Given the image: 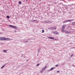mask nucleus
Masks as SVG:
<instances>
[{"instance_id":"f257e3e1","label":"nucleus","mask_w":75,"mask_h":75,"mask_svg":"<svg viewBox=\"0 0 75 75\" xmlns=\"http://www.w3.org/2000/svg\"><path fill=\"white\" fill-rule=\"evenodd\" d=\"M11 39L10 38H6L5 37H0V41H4L6 40V41H7L8 40H10Z\"/></svg>"},{"instance_id":"f03ea898","label":"nucleus","mask_w":75,"mask_h":75,"mask_svg":"<svg viewBox=\"0 0 75 75\" xmlns=\"http://www.w3.org/2000/svg\"><path fill=\"white\" fill-rule=\"evenodd\" d=\"M69 21H71V20H66V21H64L63 22V23H67V22H69Z\"/></svg>"},{"instance_id":"7ed1b4c3","label":"nucleus","mask_w":75,"mask_h":75,"mask_svg":"<svg viewBox=\"0 0 75 75\" xmlns=\"http://www.w3.org/2000/svg\"><path fill=\"white\" fill-rule=\"evenodd\" d=\"M45 23H51L52 22H51V21H45Z\"/></svg>"},{"instance_id":"20e7f679","label":"nucleus","mask_w":75,"mask_h":75,"mask_svg":"<svg viewBox=\"0 0 75 75\" xmlns=\"http://www.w3.org/2000/svg\"><path fill=\"white\" fill-rule=\"evenodd\" d=\"M13 28L15 29H17V28H18V27L16 26H13Z\"/></svg>"},{"instance_id":"39448f33","label":"nucleus","mask_w":75,"mask_h":75,"mask_svg":"<svg viewBox=\"0 0 75 75\" xmlns=\"http://www.w3.org/2000/svg\"><path fill=\"white\" fill-rule=\"evenodd\" d=\"M65 27H66V25L64 24L62 28L64 29V28Z\"/></svg>"},{"instance_id":"423d86ee","label":"nucleus","mask_w":75,"mask_h":75,"mask_svg":"<svg viewBox=\"0 0 75 75\" xmlns=\"http://www.w3.org/2000/svg\"><path fill=\"white\" fill-rule=\"evenodd\" d=\"M54 34H58V33L57 31H55L54 32Z\"/></svg>"},{"instance_id":"0eeeda50","label":"nucleus","mask_w":75,"mask_h":75,"mask_svg":"<svg viewBox=\"0 0 75 75\" xmlns=\"http://www.w3.org/2000/svg\"><path fill=\"white\" fill-rule=\"evenodd\" d=\"M55 67H52L50 69V71H52V70H53L54 69H55Z\"/></svg>"},{"instance_id":"6e6552de","label":"nucleus","mask_w":75,"mask_h":75,"mask_svg":"<svg viewBox=\"0 0 75 75\" xmlns=\"http://www.w3.org/2000/svg\"><path fill=\"white\" fill-rule=\"evenodd\" d=\"M49 38L50 39H51V40H53L54 39V37H49Z\"/></svg>"},{"instance_id":"1a4fd4ad","label":"nucleus","mask_w":75,"mask_h":75,"mask_svg":"<svg viewBox=\"0 0 75 75\" xmlns=\"http://www.w3.org/2000/svg\"><path fill=\"white\" fill-rule=\"evenodd\" d=\"M9 26L10 27H11V28H13V26L11 25H9Z\"/></svg>"},{"instance_id":"9d476101","label":"nucleus","mask_w":75,"mask_h":75,"mask_svg":"<svg viewBox=\"0 0 75 75\" xmlns=\"http://www.w3.org/2000/svg\"><path fill=\"white\" fill-rule=\"evenodd\" d=\"M62 31L63 32V33H65V30H64V29L62 28Z\"/></svg>"},{"instance_id":"9b49d317","label":"nucleus","mask_w":75,"mask_h":75,"mask_svg":"<svg viewBox=\"0 0 75 75\" xmlns=\"http://www.w3.org/2000/svg\"><path fill=\"white\" fill-rule=\"evenodd\" d=\"M7 50H3V52H6V53H7Z\"/></svg>"},{"instance_id":"f8f14e48","label":"nucleus","mask_w":75,"mask_h":75,"mask_svg":"<svg viewBox=\"0 0 75 75\" xmlns=\"http://www.w3.org/2000/svg\"><path fill=\"white\" fill-rule=\"evenodd\" d=\"M5 66H6V65H4L2 67H1V69H3V68H4V67H5Z\"/></svg>"},{"instance_id":"ddd939ff","label":"nucleus","mask_w":75,"mask_h":75,"mask_svg":"<svg viewBox=\"0 0 75 75\" xmlns=\"http://www.w3.org/2000/svg\"><path fill=\"white\" fill-rule=\"evenodd\" d=\"M72 25H75V22H73L72 23Z\"/></svg>"},{"instance_id":"4468645a","label":"nucleus","mask_w":75,"mask_h":75,"mask_svg":"<svg viewBox=\"0 0 75 75\" xmlns=\"http://www.w3.org/2000/svg\"><path fill=\"white\" fill-rule=\"evenodd\" d=\"M19 4H21V1H19Z\"/></svg>"},{"instance_id":"2eb2a0df","label":"nucleus","mask_w":75,"mask_h":75,"mask_svg":"<svg viewBox=\"0 0 75 75\" xmlns=\"http://www.w3.org/2000/svg\"><path fill=\"white\" fill-rule=\"evenodd\" d=\"M42 71H45V69L44 68L42 69Z\"/></svg>"},{"instance_id":"dca6fc26","label":"nucleus","mask_w":75,"mask_h":75,"mask_svg":"<svg viewBox=\"0 0 75 75\" xmlns=\"http://www.w3.org/2000/svg\"><path fill=\"white\" fill-rule=\"evenodd\" d=\"M7 18H8H8H10V17L8 16H7Z\"/></svg>"},{"instance_id":"f3484780","label":"nucleus","mask_w":75,"mask_h":75,"mask_svg":"<svg viewBox=\"0 0 75 75\" xmlns=\"http://www.w3.org/2000/svg\"><path fill=\"white\" fill-rule=\"evenodd\" d=\"M56 27H54L53 28V29L52 30H56Z\"/></svg>"},{"instance_id":"a211bd4d","label":"nucleus","mask_w":75,"mask_h":75,"mask_svg":"<svg viewBox=\"0 0 75 75\" xmlns=\"http://www.w3.org/2000/svg\"><path fill=\"white\" fill-rule=\"evenodd\" d=\"M44 30L42 29V33H44Z\"/></svg>"},{"instance_id":"6ab92c4d","label":"nucleus","mask_w":75,"mask_h":75,"mask_svg":"<svg viewBox=\"0 0 75 75\" xmlns=\"http://www.w3.org/2000/svg\"><path fill=\"white\" fill-rule=\"evenodd\" d=\"M52 34H54V31L52 30Z\"/></svg>"},{"instance_id":"aec40b11","label":"nucleus","mask_w":75,"mask_h":75,"mask_svg":"<svg viewBox=\"0 0 75 75\" xmlns=\"http://www.w3.org/2000/svg\"><path fill=\"white\" fill-rule=\"evenodd\" d=\"M39 65H40V64H38L36 66L38 67V66H39Z\"/></svg>"},{"instance_id":"412c9836","label":"nucleus","mask_w":75,"mask_h":75,"mask_svg":"<svg viewBox=\"0 0 75 75\" xmlns=\"http://www.w3.org/2000/svg\"><path fill=\"white\" fill-rule=\"evenodd\" d=\"M73 56V54H72L70 56V57H72Z\"/></svg>"},{"instance_id":"4be33fe9","label":"nucleus","mask_w":75,"mask_h":75,"mask_svg":"<svg viewBox=\"0 0 75 75\" xmlns=\"http://www.w3.org/2000/svg\"><path fill=\"white\" fill-rule=\"evenodd\" d=\"M58 65L57 64V65L55 66V67H58Z\"/></svg>"},{"instance_id":"5701e85b","label":"nucleus","mask_w":75,"mask_h":75,"mask_svg":"<svg viewBox=\"0 0 75 75\" xmlns=\"http://www.w3.org/2000/svg\"><path fill=\"white\" fill-rule=\"evenodd\" d=\"M47 68V66H45V69Z\"/></svg>"},{"instance_id":"b1692460","label":"nucleus","mask_w":75,"mask_h":75,"mask_svg":"<svg viewBox=\"0 0 75 75\" xmlns=\"http://www.w3.org/2000/svg\"><path fill=\"white\" fill-rule=\"evenodd\" d=\"M42 72H43V71H42H42H40V72L41 73H42Z\"/></svg>"},{"instance_id":"393cba45","label":"nucleus","mask_w":75,"mask_h":75,"mask_svg":"<svg viewBox=\"0 0 75 75\" xmlns=\"http://www.w3.org/2000/svg\"><path fill=\"white\" fill-rule=\"evenodd\" d=\"M66 33H67V34H68V33H69V32L67 31V32H66Z\"/></svg>"},{"instance_id":"a878e982","label":"nucleus","mask_w":75,"mask_h":75,"mask_svg":"<svg viewBox=\"0 0 75 75\" xmlns=\"http://www.w3.org/2000/svg\"><path fill=\"white\" fill-rule=\"evenodd\" d=\"M28 40H26L25 41V42H28Z\"/></svg>"},{"instance_id":"bb28decb","label":"nucleus","mask_w":75,"mask_h":75,"mask_svg":"<svg viewBox=\"0 0 75 75\" xmlns=\"http://www.w3.org/2000/svg\"><path fill=\"white\" fill-rule=\"evenodd\" d=\"M37 21V20H34L33 21Z\"/></svg>"},{"instance_id":"cd10ccee","label":"nucleus","mask_w":75,"mask_h":75,"mask_svg":"<svg viewBox=\"0 0 75 75\" xmlns=\"http://www.w3.org/2000/svg\"><path fill=\"white\" fill-rule=\"evenodd\" d=\"M72 66H73V67H75V66L74 65H72Z\"/></svg>"},{"instance_id":"c85d7f7f","label":"nucleus","mask_w":75,"mask_h":75,"mask_svg":"<svg viewBox=\"0 0 75 75\" xmlns=\"http://www.w3.org/2000/svg\"><path fill=\"white\" fill-rule=\"evenodd\" d=\"M39 50H40L39 49H38V52H40V51H39Z\"/></svg>"},{"instance_id":"c756f323","label":"nucleus","mask_w":75,"mask_h":75,"mask_svg":"<svg viewBox=\"0 0 75 75\" xmlns=\"http://www.w3.org/2000/svg\"><path fill=\"white\" fill-rule=\"evenodd\" d=\"M58 72H59V71H57V73H58Z\"/></svg>"},{"instance_id":"7c9ffc66","label":"nucleus","mask_w":75,"mask_h":75,"mask_svg":"<svg viewBox=\"0 0 75 75\" xmlns=\"http://www.w3.org/2000/svg\"><path fill=\"white\" fill-rule=\"evenodd\" d=\"M23 54H22V57H23Z\"/></svg>"},{"instance_id":"2f4dec72","label":"nucleus","mask_w":75,"mask_h":75,"mask_svg":"<svg viewBox=\"0 0 75 75\" xmlns=\"http://www.w3.org/2000/svg\"><path fill=\"white\" fill-rule=\"evenodd\" d=\"M14 32H17V31H14Z\"/></svg>"},{"instance_id":"473e14b6","label":"nucleus","mask_w":75,"mask_h":75,"mask_svg":"<svg viewBox=\"0 0 75 75\" xmlns=\"http://www.w3.org/2000/svg\"><path fill=\"white\" fill-rule=\"evenodd\" d=\"M28 61V59L26 61V62H27Z\"/></svg>"},{"instance_id":"72a5a7b5","label":"nucleus","mask_w":75,"mask_h":75,"mask_svg":"<svg viewBox=\"0 0 75 75\" xmlns=\"http://www.w3.org/2000/svg\"><path fill=\"white\" fill-rule=\"evenodd\" d=\"M49 71H50V70H48V72H49Z\"/></svg>"},{"instance_id":"f704fd0d","label":"nucleus","mask_w":75,"mask_h":75,"mask_svg":"<svg viewBox=\"0 0 75 75\" xmlns=\"http://www.w3.org/2000/svg\"><path fill=\"white\" fill-rule=\"evenodd\" d=\"M25 57H24V58H25Z\"/></svg>"},{"instance_id":"c9c22d12","label":"nucleus","mask_w":75,"mask_h":75,"mask_svg":"<svg viewBox=\"0 0 75 75\" xmlns=\"http://www.w3.org/2000/svg\"><path fill=\"white\" fill-rule=\"evenodd\" d=\"M23 41V42H24V41Z\"/></svg>"},{"instance_id":"e433bc0d","label":"nucleus","mask_w":75,"mask_h":75,"mask_svg":"<svg viewBox=\"0 0 75 75\" xmlns=\"http://www.w3.org/2000/svg\"><path fill=\"white\" fill-rule=\"evenodd\" d=\"M26 0V1H28V0Z\"/></svg>"},{"instance_id":"4c0bfd02","label":"nucleus","mask_w":75,"mask_h":75,"mask_svg":"<svg viewBox=\"0 0 75 75\" xmlns=\"http://www.w3.org/2000/svg\"><path fill=\"white\" fill-rule=\"evenodd\" d=\"M28 40H29V39H28Z\"/></svg>"}]
</instances>
